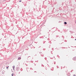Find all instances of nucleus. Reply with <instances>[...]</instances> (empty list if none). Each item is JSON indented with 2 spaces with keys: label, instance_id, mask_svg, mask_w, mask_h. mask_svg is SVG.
<instances>
[{
  "label": "nucleus",
  "instance_id": "6",
  "mask_svg": "<svg viewBox=\"0 0 76 76\" xmlns=\"http://www.w3.org/2000/svg\"><path fill=\"white\" fill-rule=\"evenodd\" d=\"M7 67V69H8V67Z\"/></svg>",
  "mask_w": 76,
  "mask_h": 76
},
{
  "label": "nucleus",
  "instance_id": "3",
  "mask_svg": "<svg viewBox=\"0 0 76 76\" xmlns=\"http://www.w3.org/2000/svg\"><path fill=\"white\" fill-rule=\"evenodd\" d=\"M64 23L65 25L67 24V23H66V22H64Z\"/></svg>",
  "mask_w": 76,
  "mask_h": 76
},
{
  "label": "nucleus",
  "instance_id": "4",
  "mask_svg": "<svg viewBox=\"0 0 76 76\" xmlns=\"http://www.w3.org/2000/svg\"><path fill=\"white\" fill-rule=\"evenodd\" d=\"M15 67L14 66H13L14 69L15 68Z\"/></svg>",
  "mask_w": 76,
  "mask_h": 76
},
{
  "label": "nucleus",
  "instance_id": "8",
  "mask_svg": "<svg viewBox=\"0 0 76 76\" xmlns=\"http://www.w3.org/2000/svg\"><path fill=\"white\" fill-rule=\"evenodd\" d=\"M75 40H76V39H75Z\"/></svg>",
  "mask_w": 76,
  "mask_h": 76
},
{
  "label": "nucleus",
  "instance_id": "5",
  "mask_svg": "<svg viewBox=\"0 0 76 76\" xmlns=\"http://www.w3.org/2000/svg\"><path fill=\"white\" fill-rule=\"evenodd\" d=\"M73 76H75V75H74Z\"/></svg>",
  "mask_w": 76,
  "mask_h": 76
},
{
  "label": "nucleus",
  "instance_id": "2",
  "mask_svg": "<svg viewBox=\"0 0 76 76\" xmlns=\"http://www.w3.org/2000/svg\"><path fill=\"white\" fill-rule=\"evenodd\" d=\"M12 76H15V75H14V74H13L12 75Z\"/></svg>",
  "mask_w": 76,
  "mask_h": 76
},
{
  "label": "nucleus",
  "instance_id": "7",
  "mask_svg": "<svg viewBox=\"0 0 76 76\" xmlns=\"http://www.w3.org/2000/svg\"><path fill=\"white\" fill-rule=\"evenodd\" d=\"M21 1H19V2H21Z\"/></svg>",
  "mask_w": 76,
  "mask_h": 76
},
{
  "label": "nucleus",
  "instance_id": "1",
  "mask_svg": "<svg viewBox=\"0 0 76 76\" xmlns=\"http://www.w3.org/2000/svg\"><path fill=\"white\" fill-rule=\"evenodd\" d=\"M21 59V57H19V58H18V60H20Z\"/></svg>",
  "mask_w": 76,
  "mask_h": 76
}]
</instances>
